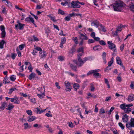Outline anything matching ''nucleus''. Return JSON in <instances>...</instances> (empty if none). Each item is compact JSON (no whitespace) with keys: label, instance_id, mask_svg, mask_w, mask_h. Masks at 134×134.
Returning <instances> with one entry per match:
<instances>
[{"label":"nucleus","instance_id":"nucleus-1","mask_svg":"<svg viewBox=\"0 0 134 134\" xmlns=\"http://www.w3.org/2000/svg\"><path fill=\"white\" fill-rule=\"evenodd\" d=\"M124 5L122 2L119 0H117L115 3L110 6L113 7L114 11H121L122 10V8L124 6Z\"/></svg>","mask_w":134,"mask_h":134},{"label":"nucleus","instance_id":"nucleus-2","mask_svg":"<svg viewBox=\"0 0 134 134\" xmlns=\"http://www.w3.org/2000/svg\"><path fill=\"white\" fill-rule=\"evenodd\" d=\"M133 105L132 104H126L123 103L121 104L120 105V108L121 109L124 110L126 113H128L131 112L132 110L131 109L130 107L133 106Z\"/></svg>","mask_w":134,"mask_h":134},{"label":"nucleus","instance_id":"nucleus-3","mask_svg":"<svg viewBox=\"0 0 134 134\" xmlns=\"http://www.w3.org/2000/svg\"><path fill=\"white\" fill-rule=\"evenodd\" d=\"M77 61L74 60L73 62L76 64L77 66L79 67L82 66L88 60V59L87 57H85L83 59L81 58H77Z\"/></svg>","mask_w":134,"mask_h":134},{"label":"nucleus","instance_id":"nucleus-4","mask_svg":"<svg viewBox=\"0 0 134 134\" xmlns=\"http://www.w3.org/2000/svg\"><path fill=\"white\" fill-rule=\"evenodd\" d=\"M100 69L91 70L89 71L87 73V75H90L93 74V76L96 78L100 77L101 75L98 72L100 71Z\"/></svg>","mask_w":134,"mask_h":134},{"label":"nucleus","instance_id":"nucleus-5","mask_svg":"<svg viewBox=\"0 0 134 134\" xmlns=\"http://www.w3.org/2000/svg\"><path fill=\"white\" fill-rule=\"evenodd\" d=\"M79 1H72L71 3V7L76 8H79L81 7V6L79 4Z\"/></svg>","mask_w":134,"mask_h":134},{"label":"nucleus","instance_id":"nucleus-6","mask_svg":"<svg viewBox=\"0 0 134 134\" xmlns=\"http://www.w3.org/2000/svg\"><path fill=\"white\" fill-rule=\"evenodd\" d=\"M126 126L129 129H131L132 127H134V118H131V122L127 123L126 124Z\"/></svg>","mask_w":134,"mask_h":134},{"label":"nucleus","instance_id":"nucleus-7","mask_svg":"<svg viewBox=\"0 0 134 134\" xmlns=\"http://www.w3.org/2000/svg\"><path fill=\"white\" fill-rule=\"evenodd\" d=\"M10 101L12 102H14V103L15 104H19L20 103V101L18 97L16 96H14L13 98L11 99Z\"/></svg>","mask_w":134,"mask_h":134},{"label":"nucleus","instance_id":"nucleus-8","mask_svg":"<svg viewBox=\"0 0 134 134\" xmlns=\"http://www.w3.org/2000/svg\"><path fill=\"white\" fill-rule=\"evenodd\" d=\"M66 89L65 90L66 92L70 91H71V86L70 83H69L68 81H66L64 83Z\"/></svg>","mask_w":134,"mask_h":134},{"label":"nucleus","instance_id":"nucleus-9","mask_svg":"<svg viewBox=\"0 0 134 134\" xmlns=\"http://www.w3.org/2000/svg\"><path fill=\"white\" fill-rule=\"evenodd\" d=\"M0 29L2 31L1 37L3 38L5 37L6 34V32L5 31V27L3 25H1L0 27Z\"/></svg>","mask_w":134,"mask_h":134},{"label":"nucleus","instance_id":"nucleus-10","mask_svg":"<svg viewBox=\"0 0 134 134\" xmlns=\"http://www.w3.org/2000/svg\"><path fill=\"white\" fill-rule=\"evenodd\" d=\"M107 43L108 44L109 47L111 49H113L114 50L116 49V46L115 44L112 43V41H108Z\"/></svg>","mask_w":134,"mask_h":134},{"label":"nucleus","instance_id":"nucleus-11","mask_svg":"<svg viewBox=\"0 0 134 134\" xmlns=\"http://www.w3.org/2000/svg\"><path fill=\"white\" fill-rule=\"evenodd\" d=\"M47 55L45 51H40L39 55L40 58L43 59L45 58Z\"/></svg>","mask_w":134,"mask_h":134},{"label":"nucleus","instance_id":"nucleus-12","mask_svg":"<svg viewBox=\"0 0 134 134\" xmlns=\"http://www.w3.org/2000/svg\"><path fill=\"white\" fill-rule=\"evenodd\" d=\"M25 25L24 24H22L20 23H18V24L15 25V28L17 30L18 29L20 30H22L23 29L24 26Z\"/></svg>","mask_w":134,"mask_h":134},{"label":"nucleus","instance_id":"nucleus-13","mask_svg":"<svg viewBox=\"0 0 134 134\" xmlns=\"http://www.w3.org/2000/svg\"><path fill=\"white\" fill-rule=\"evenodd\" d=\"M25 21L27 22H31L34 25H35L34 19L30 15H29L28 17L26 18L25 19Z\"/></svg>","mask_w":134,"mask_h":134},{"label":"nucleus","instance_id":"nucleus-14","mask_svg":"<svg viewBox=\"0 0 134 134\" xmlns=\"http://www.w3.org/2000/svg\"><path fill=\"white\" fill-rule=\"evenodd\" d=\"M116 61L117 63L120 65L121 66L124 67L123 65L122 64L121 60L120 59L119 57H117L116 58Z\"/></svg>","mask_w":134,"mask_h":134},{"label":"nucleus","instance_id":"nucleus-15","mask_svg":"<svg viewBox=\"0 0 134 134\" xmlns=\"http://www.w3.org/2000/svg\"><path fill=\"white\" fill-rule=\"evenodd\" d=\"M79 38L82 40H87L88 39V37L86 35H84L83 34H81V35L79 36Z\"/></svg>","mask_w":134,"mask_h":134},{"label":"nucleus","instance_id":"nucleus-16","mask_svg":"<svg viewBox=\"0 0 134 134\" xmlns=\"http://www.w3.org/2000/svg\"><path fill=\"white\" fill-rule=\"evenodd\" d=\"M36 113L37 114H41V113L44 112L47 109H40L39 108L37 107L36 109Z\"/></svg>","mask_w":134,"mask_h":134},{"label":"nucleus","instance_id":"nucleus-17","mask_svg":"<svg viewBox=\"0 0 134 134\" xmlns=\"http://www.w3.org/2000/svg\"><path fill=\"white\" fill-rule=\"evenodd\" d=\"M77 58H81L84 54V51H77Z\"/></svg>","mask_w":134,"mask_h":134},{"label":"nucleus","instance_id":"nucleus-18","mask_svg":"<svg viewBox=\"0 0 134 134\" xmlns=\"http://www.w3.org/2000/svg\"><path fill=\"white\" fill-rule=\"evenodd\" d=\"M91 24L92 26H95L96 27H97L99 25V23L97 20H95L92 22Z\"/></svg>","mask_w":134,"mask_h":134},{"label":"nucleus","instance_id":"nucleus-19","mask_svg":"<svg viewBox=\"0 0 134 134\" xmlns=\"http://www.w3.org/2000/svg\"><path fill=\"white\" fill-rule=\"evenodd\" d=\"M3 2L5 3V4L8 7L12 6V4L11 2L8 0H3L2 1Z\"/></svg>","mask_w":134,"mask_h":134},{"label":"nucleus","instance_id":"nucleus-20","mask_svg":"<svg viewBox=\"0 0 134 134\" xmlns=\"http://www.w3.org/2000/svg\"><path fill=\"white\" fill-rule=\"evenodd\" d=\"M27 119L28 121L31 122L34 121L36 119V117L34 116H29Z\"/></svg>","mask_w":134,"mask_h":134},{"label":"nucleus","instance_id":"nucleus-21","mask_svg":"<svg viewBox=\"0 0 134 134\" xmlns=\"http://www.w3.org/2000/svg\"><path fill=\"white\" fill-rule=\"evenodd\" d=\"M134 99L133 95H130L127 98V99L129 102H131L133 101Z\"/></svg>","mask_w":134,"mask_h":134},{"label":"nucleus","instance_id":"nucleus-22","mask_svg":"<svg viewBox=\"0 0 134 134\" xmlns=\"http://www.w3.org/2000/svg\"><path fill=\"white\" fill-rule=\"evenodd\" d=\"M74 16V14L72 13L68 15L65 18V20L66 21H68L71 18Z\"/></svg>","mask_w":134,"mask_h":134},{"label":"nucleus","instance_id":"nucleus-23","mask_svg":"<svg viewBox=\"0 0 134 134\" xmlns=\"http://www.w3.org/2000/svg\"><path fill=\"white\" fill-rule=\"evenodd\" d=\"M122 120L124 122H127L128 120L127 115L126 114H125L123 116Z\"/></svg>","mask_w":134,"mask_h":134},{"label":"nucleus","instance_id":"nucleus-24","mask_svg":"<svg viewBox=\"0 0 134 134\" xmlns=\"http://www.w3.org/2000/svg\"><path fill=\"white\" fill-rule=\"evenodd\" d=\"M106 53L105 52H104L102 55V58L104 60L103 62L105 64H106L107 61L106 60Z\"/></svg>","mask_w":134,"mask_h":134},{"label":"nucleus","instance_id":"nucleus-25","mask_svg":"<svg viewBox=\"0 0 134 134\" xmlns=\"http://www.w3.org/2000/svg\"><path fill=\"white\" fill-rule=\"evenodd\" d=\"M37 95L41 99H42L45 96V93L44 92L43 93H41L40 94L37 93Z\"/></svg>","mask_w":134,"mask_h":134},{"label":"nucleus","instance_id":"nucleus-26","mask_svg":"<svg viewBox=\"0 0 134 134\" xmlns=\"http://www.w3.org/2000/svg\"><path fill=\"white\" fill-rule=\"evenodd\" d=\"M102 49V48L101 46L99 45L96 46L93 48L94 50H101Z\"/></svg>","mask_w":134,"mask_h":134},{"label":"nucleus","instance_id":"nucleus-27","mask_svg":"<svg viewBox=\"0 0 134 134\" xmlns=\"http://www.w3.org/2000/svg\"><path fill=\"white\" fill-rule=\"evenodd\" d=\"M79 85L77 83H75L74 84L73 87L75 91H76L79 88Z\"/></svg>","mask_w":134,"mask_h":134},{"label":"nucleus","instance_id":"nucleus-28","mask_svg":"<svg viewBox=\"0 0 134 134\" xmlns=\"http://www.w3.org/2000/svg\"><path fill=\"white\" fill-rule=\"evenodd\" d=\"M5 42L3 40H2L0 41V48L2 49L3 47L4 44L5 43Z\"/></svg>","mask_w":134,"mask_h":134},{"label":"nucleus","instance_id":"nucleus-29","mask_svg":"<svg viewBox=\"0 0 134 134\" xmlns=\"http://www.w3.org/2000/svg\"><path fill=\"white\" fill-rule=\"evenodd\" d=\"M35 73L32 72L30 75L29 76V79L30 80H31L35 77Z\"/></svg>","mask_w":134,"mask_h":134},{"label":"nucleus","instance_id":"nucleus-30","mask_svg":"<svg viewBox=\"0 0 134 134\" xmlns=\"http://www.w3.org/2000/svg\"><path fill=\"white\" fill-rule=\"evenodd\" d=\"M8 106V108H6V109L9 110H10L13 109V108L14 107V105H13L11 103L9 104Z\"/></svg>","mask_w":134,"mask_h":134},{"label":"nucleus","instance_id":"nucleus-31","mask_svg":"<svg viewBox=\"0 0 134 134\" xmlns=\"http://www.w3.org/2000/svg\"><path fill=\"white\" fill-rule=\"evenodd\" d=\"M47 16L51 18V20L54 22H55L56 20L55 19V17L51 14H49Z\"/></svg>","mask_w":134,"mask_h":134},{"label":"nucleus","instance_id":"nucleus-32","mask_svg":"<svg viewBox=\"0 0 134 134\" xmlns=\"http://www.w3.org/2000/svg\"><path fill=\"white\" fill-rule=\"evenodd\" d=\"M72 40L74 41L75 44H78L79 42L78 40L77 37H73L72 38Z\"/></svg>","mask_w":134,"mask_h":134},{"label":"nucleus","instance_id":"nucleus-33","mask_svg":"<svg viewBox=\"0 0 134 134\" xmlns=\"http://www.w3.org/2000/svg\"><path fill=\"white\" fill-rule=\"evenodd\" d=\"M1 106H2L4 109L7 107V103L5 102H4L1 103Z\"/></svg>","mask_w":134,"mask_h":134},{"label":"nucleus","instance_id":"nucleus-34","mask_svg":"<svg viewBox=\"0 0 134 134\" xmlns=\"http://www.w3.org/2000/svg\"><path fill=\"white\" fill-rule=\"evenodd\" d=\"M124 27L123 25H121L120 26H119L117 27V29L116 31H117V32L119 31L121 32V28Z\"/></svg>","mask_w":134,"mask_h":134},{"label":"nucleus","instance_id":"nucleus-35","mask_svg":"<svg viewBox=\"0 0 134 134\" xmlns=\"http://www.w3.org/2000/svg\"><path fill=\"white\" fill-rule=\"evenodd\" d=\"M24 125L25 126L24 127V129H26L28 128H30L31 127V126L30 125H29L27 123H25L24 124Z\"/></svg>","mask_w":134,"mask_h":134},{"label":"nucleus","instance_id":"nucleus-36","mask_svg":"<svg viewBox=\"0 0 134 134\" xmlns=\"http://www.w3.org/2000/svg\"><path fill=\"white\" fill-rule=\"evenodd\" d=\"M16 90V88H12L9 89V92H8L9 94H11L14 91Z\"/></svg>","mask_w":134,"mask_h":134},{"label":"nucleus","instance_id":"nucleus-37","mask_svg":"<svg viewBox=\"0 0 134 134\" xmlns=\"http://www.w3.org/2000/svg\"><path fill=\"white\" fill-rule=\"evenodd\" d=\"M10 77L11 80L12 81H14L16 79L15 76L14 75L11 76Z\"/></svg>","mask_w":134,"mask_h":134},{"label":"nucleus","instance_id":"nucleus-38","mask_svg":"<svg viewBox=\"0 0 134 134\" xmlns=\"http://www.w3.org/2000/svg\"><path fill=\"white\" fill-rule=\"evenodd\" d=\"M66 42V39L65 37H64L62 38L61 40V43L64 44Z\"/></svg>","mask_w":134,"mask_h":134},{"label":"nucleus","instance_id":"nucleus-39","mask_svg":"<svg viewBox=\"0 0 134 134\" xmlns=\"http://www.w3.org/2000/svg\"><path fill=\"white\" fill-rule=\"evenodd\" d=\"M70 66L73 70L75 71H76V69L77 68V67L76 66H74L72 64H70Z\"/></svg>","mask_w":134,"mask_h":134},{"label":"nucleus","instance_id":"nucleus-40","mask_svg":"<svg viewBox=\"0 0 134 134\" xmlns=\"http://www.w3.org/2000/svg\"><path fill=\"white\" fill-rule=\"evenodd\" d=\"M99 43L101 45L103 46L106 45L105 42L103 40H100L99 41Z\"/></svg>","mask_w":134,"mask_h":134},{"label":"nucleus","instance_id":"nucleus-41","mask_svg":"<svg viewBox=\"0 0 134 134\" xmlns=\"http://www.w3.org/2000/svg\"><path fill=\"white\" fill-rule=\"evenodd\" d=\"M58 59L60 61H62L64 60V58L62 56H59L58 57Z\"/></svg>","mask_w":134,"mask_h":134},{"label":"nucleus","instance_id":"nucleus-42","mask_svg":"<svg viewBox=\"0 0 134 134\" xmlns=\"http://www.w3.org/2000/svg\"><path fill=\"white\" fill-rule=\"evenodd\" d=\"M58 13L62 15H64L65 14L64 12L63 11L60 9H59L58 10Z\"/></svg>","mask_w":134,"mask_h":134},{"label":"nucleus","instance_id":"nucleus-43","mask_svg":"<svg viewBox=\"0 0 134 134\" xmlns=\"http://www.w3.org/2000/svg\"><path fill=\"white\" fill-rule=\"evenodd\" d=\"M119 125L121 128L122 130H123L124 129V126L121 122H119L118 123Z\"/></svg>","mask_w":134,"mask_h":134},{"label":"nucleus","instance_id":"nucleus-44","mask_svg":"<svg viewBox=\"0 0 134 134\" xmlns=\"http://www.w3.org/2000/svg\"><path fill=\"white\" fill-rule=\"evenodd\" d=\"M88 44H90L91 43H93L94 42V40L92 39H89L88 41Z\"/></svg>","mask_w":134,"mask_h":134},{"label":"nucleus","instance_id":"nucleus-45","mask_svg":"<svg viewBox=\"0 0 134 134\" xmlns=\"http://www.w3.org/2000/svg\"><path fill=\"white\" fill-rule=\"evenodd\" d=\"M16 55V53H12L11 57L12 59H14Z\"/></svg>","mask_w":134,"mask_h":134},{"label":"nucleus","instance_id":"nucleus-46","mask_svg":"<svg viewBox=\"0 0 134 134\" xmlns=\"http://www.w3.org/2000/svg\"><path fill=\"white\" fill-rule=\"evenodd\" d=\"M114 107H112L111 108L110 110L108 111V114L110 115L111 114V112L114 109Z\"/></svg>","mask_w":134,"mask_h":134},{"label":"nucleus","instance_id":"nucleus-47","mask_svg":"<svg viewBox=\"0 0 134 134\" xmlns=\"http://www.w3.org/2000/svg\"><path fill=\"white\" fill-rule=\"evenodd\" d=\"M99 113L101 114H103L105 113L104 109L103 108L100 109L99 110Z\"/></svg>","mask_w":134,"mask_h":134},{"label":"nucleus","instance_id":"nucleus-48","mask_svg":"<svg viewBox=\"0 0 134 134\" xmlns=\"http://www.w3.org/2000/svg\"><path fill=\"white\" fill-rule=\"evenodd\" d=\"M31 102L33 103H36V100L34 98H32L30 99Z\"/></svg>","mask_w":134,"mask_h":134},{"label":"nucleus","instance_id":"nucleus-49","mask_svg":"<svg viewBox=\"0 0 134 134\" xmlns=\"http://www.w3.org/2000/svg\"><path fill=\"white\" fill-rule=\"evenodd\" d=\"M130 87L131 89H134V84L133 82H132L131 85H130Z\"/></svg>","mask_w":134,"mask_h":134},{"label":"nucleus","instance_id":"nucleus-50","mask_svg":"<svg viewBox=\"0 0 134 134\" xmlns=\"http://www.w3.org/2000/svg\"><path fill=\"white\" fill-rule=\"evenodd\" d=\"M26 112L29 115H31L32 114V112L31 110H27Z\"/></svg>","mask_w":134,"mask_h":134},{"label":"nucleus","instance_id":"nucleus-51","mask_svg":"<svg viewBox=\"0 0 134 134\" xmlns=\"http://www.w3.org/2000/svg\"><path fill=\"white\" fill-rule=\"evenodd\" d=\"M3 8V9L2 10V13L5 14H6L7 13V12L6 10L5 7H4Z\"/></svg>","mask_w":134,"mask_h":134},{"label":"nucleus","instance_id":"nucleus-52","mask_svg":"<svg viewBox=\"0 0 134 134\" xmlns=\"http://www.w3.org/2000/svg\"><path fill=\"white\" fill-rule=\"evenodd\" d=\"M20 96H23L24 97H25L27 96V95L26 93L24 94L23 92L20 93Z\"/></svg>","mask_w":134,"mask_h":134},{"label":"nucleus","instance_id":"nucleus-53","mask_svg":"<svg viewBox=\"0 0 134 134\" xmlns=\"http://www.w3.org/2000/svg\"><path fill=\"white\" fill-rule=\"evenodd\" d=\"M118 32L117 31H116L115 32L113 31L112 32V34L114 36H116L118 35Z\"/></svg>","mask_w":134,"mask_h":134},{"label":"nucleus","instance_id":"nucleus-54","mask_svg":"<svg viewBox=\"0 0 134 134\" xmlns=\"http://www.w3.org/2000/svg\"><path fill=\"white\" fill-rule=\"evenodd\" d=\"M24 45L23 44H22L20 45V46H19V49L20 50H21L24 48Z\"/></svg>","mask_w":134,"mask_h":134},{"label":"nucleus","instance_id":"nucleus-55","mask_svg":"<svg viewBox=\"0 0 134 134\" xmlns=\"http://www.w3.org/2000/svg\"><path fill=\"white\" fill-rule=\"evenodd\" d=\"M130 9L134 12V5H131L130 6Z\"/></svg>","mask_w":134,"mask_h":134},{"label":"nucleus","instance_id":"nucleus-56","mask_svg":"<svg viewBox=\"0 0 134 134\" xmlns=\"http://www.w3.org/2000/svg\"><path fill=\"white\" fill-rule=\"evenodd\" d=\"M95 35L96 34L94 32H92L91 34L90 35L93 38L95 37Z\"/></svg>","mask_w":134,"mask_h":134},{"label":"nucleus","instance_id":"nucleus-57","mask_svg":"<svg viewBox=\"0 0 134 134\" xmlns=\"http://www.w3.org/2000/svg\"><path fill=\"white\" fill-rule=\"evenodd\" d=\"M68 125L69 127L72 128L74 126L73 124H72L71 122H70L69 123Z\"/></svg>","mask_w":134,"mask_h":134},{"label":"nucleus","instance_id":"nucleus-58","mask_svg":"<svg viewBox=\"0 0 134 134\" xmlns=\"http://www.w3.org/2000/svg\"><path fill=\"white\" fill-rule=\"evenodd\" d=\"M37 90L39 92H40V93H43L42 92V87H39L37 88Z\"/></svg>","mask_w":134,"mask_h":134},{"label":"nucleus","instance_id":"nucleus-59","mask_svg":"<svg viewBox=\"0 0 134 134\" xmlns=\"http://www.w3.org/2000/svg\"><path fill=\"white\" fill-rule=\"evenodd\" d=\"M4 81L5 84L8 83L9 82V81L8 80V79L7 78H4Z\"/></svg>","mask_w":134,"mask_h":134},{"label":"nucleus","instance_id":"nucleus-60","mask_svg":"<svg viewBox=\"0 0 134 134\" xmlns=\"http://www.w3.org/2000/svg\"><path fill=\"white\" fill-rule=\"evenodd\" d=\"M55 85L56 87H57V88L58 89H59L60 88V86L59 85V83L57 82H56L55 83Z\"/></svg>","mask_w":134,"mask_h":134},{"label":"nucleus","instance_id":"nucleus-61","mask_svg":"<svg viewBox=\"0 0 134 134\" xmlns=\"http://www.w3.org/2000/svg\"><path fill=\"white\" fill-rule=\"evenodd\" d=\"M42 7V5H37L36 7V9H40Z\"/></svg>","mask_w":134,"mask_h":134},{"label":"nucleus","instance_id":"nucleus-62","mask_svg":"<svg viewBox=\"0 0 134 134\" xmlns=\"http://www.w3.org/2000/svg\"><path fill=\"white\" fill-rule=\"evenodd\" d=\"M93 39H94V40L96 41H100V38L98 37H94Z\"/></svg>","mask_w":134,"mask_h":134},{"label":"nucleus","instance_id":"nucleus-63","mask_svg":"<svg viewBox=\"0 0 134 134\" xmlns=\"http://www.w3.org/2000/svg\"><path fill=\"white\" fill-rule=\"evenodd\" d=\"M45 115L48 117H52V114L49 113H47L45 114Z\"/></svg>","mask_w":134,"mask_h":134},{"label":"nucleus","instance_id":"nucleus-64","mask_svg":"<svg viewBox=\"0 0 134 134\" xmlns=\"http://www.w3.org/2000/svg\"><path fill=\"white\" fill-rule=\"evenodd\" d=\"M113 134H119L118 132L116 130H113Z\"/></svg>","mask_w":134,"mask_h":134}]
</instances>
